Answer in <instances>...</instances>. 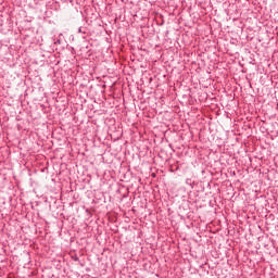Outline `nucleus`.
<instances>
[{
  "mask_svg": "<svg viewBox=\"0 0 278 278\" xmlns=\"http://www.w3.org/2000/svg\"><path fill=\"white\" fill-rule=\"evenodd\" d=\"M78 31H79L80 34H84V31L81 30V28H79Z\"/></svg>",
  "mask_w": 278,
  "mask_h": 278,
  "instance_id": "1",
  "label": "nucleus"
}]
</instances>
